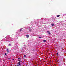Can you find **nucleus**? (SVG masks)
Masks as SVG:
<instances>
[{
	"instance_id": "f257e3e1",
	"label": "nucleus",
	"mask_w": 66,
	"mask_h": 66,
	"mask_svg": "<svg viewBox=\"0 0 66 66\" xmlns=\"http://www.w3.org/2000/svg\"><path fill=\"white\" fill-rule=\"evenodd\" d=\"M18 65H19V66H21V65L20 64V63L19 62H18Z\"/></svg>"
},
{
	"instance_id": "f03ea898",
	"label": "nucleus",
	"mask_w": 66,
	"mask_h": 66,
	"mask_svg": "<svg viewBox=\"0 0 66 66\" xmlns=\"http://www.w3.org/2000/svg\"><path fill=\"white\" fill-rule=\"evenodd\" d=\"M47 33H48V34L49 35H50V34H51V33H50V32L49 31H47Z\"/></svg>"
},
{
	"instance_id": "7ed1b4c3",
	"label": "nucleus",
	"mask_w": 66,
	"mask_h": 66,
	"mask_svg": "<svg viewBox=\"0 0 66 66\" xmlns=\"http://www.w3.org/2000/svg\"><path fill=\"white\" fill-rule=\"evenodd\" d=\"M51 25L52 27H53L54 26V24H52Z\"/></svg>"
},
{
	"instance_id": "20e7f679",
	"label": "nucleus",
	"mask_w": 66,
	"mask_h": 66,
	"mask_svg": "<svg viewBox=\"0 0 66 66\" xmlns=\"http://www.w3.org/2000/svg\"><path fill=\"white\" fill-rule=\"evenodd\" d=\"M6 50H7V53H9V52H10V51L8 50V49H7Z\"/></svg>"
},
{
	"instance_id": "39448f33",
	"label": "nucleus",
	"mask_w": 66,
	"mask_h": 66,
	"mask_svg": "<svg viewBox=\"0 0 66 66\" xmlns=\"http://www.w3.org/2000/svg\"><path fill=\"white\" fill-rule=\"evenodd\" d=\"M43 42H47V40H44Z\"/></svg>"
},
{
	"instance_id": "423d86ee",
	"label": "nucleus",
	"mask_w": 66,
	"mask_h": 66,
	"mask_svg": "<svg viewBox=\"0 0 66 66\" xmlns=\"http://www.w3.org/2000/svg\"><path fill=\"white\" fill-rule=\"evenodd\" d=\"M60 16V15H58L57 16V17H59Z\"/></svg>"
},
{
	"instance_id": "0eeeda50",
	"label": "nucleus",
	"mask_w": 66,
	"mask_h": 66,
	"mask_svg": "<svg viewBox=\"0 0 66 66\" xmlns=\"http://www.w3.org/2000/svg\"><path fill=\"white\" fill-rule=\"evenodd\" d=\"M26 36L27 37V38H28V37H29V35H26Z\"/></svg>"
},
{
	"instance_id": "6e6552de",
	"label": "nucleus",
	"mask_w": 66,
	"mask_h": 66,
	"mask_svg": "<svg viewBox=\"0 0 66 66\" xmlns=\"http://www.w3.org/2000/svg\"><path fill=\"white\" fill-rule=\"evenodd\" d=\"M22 28H21L20 29V32H21V31H22Z\"/></svg>"
},
{
	"instance_id": "1a4fd4ad",
	"label": "nucleus",
	"mask_w": 66,
	"mask_h": 66,
	"mask_svg": "<svg viewBox=\"0 0 66 66\" xmlns=\"http://www.w3.org/2000/svg\"><path fill=\"white\" fill-rule=\"evenodd\" d=\"M26 56H26V55H24V57H26Z\"/></svg>"
},
{
	"instance_id": "9d476101",
	"label": "nucleus",
	"mask_w": 66,
	"mask_h": 66,
	"mask_svg": "<svg viewBox=\"0 0 66 66\" xmlns=\"http://www.w3.org/2000/svg\"><path fill=\"white\" fill-rule=\"evenodd\" d=\"M18 61H19V62H21V61H20V60H18Z\"/></svg>"
},
{
	"instance_id": "9b49d317",
	"label": "nucleus",
	"mask_w": 66,
	"mask_h": 66,
	"mask_svg": "<svg viewBox=\"0 0 66 66\" xmlns=\"http://www.w3.org/2000/svg\"><path fill=\"white\" fill-rule=\"evenodd\" d=\"M57 55H58V53L57 52L56 53Z\"/></svg>"
},
{
	"instance_id": "f8f14e48",
	"label": "nucleus",
	"mask_w": 66,
	"mask_h": 66,
	"mask_svg": "<svg viewBox=\"0 0 66 66\" xmlns=\"http://www.w3.org/2000/svg\"><path fill=\"white\" fill-rule=\"evenodd\" d=\"M5 55H6V53H5Z\"/></svg>"
},
{
	"instance_id": "ddd939ff",
	"label": "nucleus",
	"mask_w": 66,
	"mask_h": 66,
	"mask_svg": "<svg viewBox=\"0 0 66 66\" xmlns=\"http://www.w3.org/2000/svg\"><path fill=\"white\" fill-rule=\"evenodd\" d=\"M39 38H41V37H39Z\"/></svg>"
},
{
	"instance_id": "4468645a",
	"label": "nucleus",
	"mask_w": 66,
	"mask_h": 66,
	"mask_svg": "<svg viewBox=\"0 0 66 66\" xmlns=\"http://www.w3.org/2000/svg\"><path fill=\"white\" fill-rule=\"evenodd\" d=\"M9 46H12V45L10 44H9Z\"/></svg>"
},
{
	"instance_id": "2eb2a0df",
	"label": "nucleus",
	"mask_w": 66,
	"mask_h": 66,
	"mask_svg": "<svg viewBox=\"0 0 66 66\" xmlns=\"http://www.w3.org/2000/svg\"><path fill=\"white\" fill-rule=\"evenodd\" d=\"M8 60H11V59L9 58V59H8Z\"/></svg>"
},
{
	"instance_id": "dca6fc26",
	"label": "nucleus",
	"mask_w": 66,
	"mask_h": 66,
	"mask_svg": "<svg viewBox=\"0 0 66 66\" xmlns=\"http://www.w3.org/2000/svg\"><path fill=\"white\" fill-rule=\"evenodd\" d=\"M18 59L19 60V59H20V58H18Z\"/></svg>"
},
{
	"instance_id": "f3484780",
	"label": "nucleus",
	"mask_w": 66,
	"mask_h": 66,
	"mask_svg": "<svg viewBox=\"0 0 66 66\" xmlns=\"http://www.w3.org/2000/svg\"><path fill=\"white\" fill-rule=\"evenodd\" d=\"M16 66H19V65H16Z\"/></svg>"
},
{
	"instance_id": "a211bd4d",
	"label": "nucleus",
	"mask_w": 66,
	"mask_h": 66,
	"mask_svg": "<svg viewBox=\"0 0 66 66\" xmlns=\"http://www.w3.org/2000/svg\"><path fill=\"white\" fill-rule=\"evenodd\" d=\"M29 31H30V32H31V30H29Z\"/></svg>"
},
{
	"instance_id": "6ab92c4d",
	"label": "nucleus",
	"mask_w": 66,
	"mask_h": 66,
	"mask_svg": "<svg viewBox=\"0 0 66 66\" xmlns=\"http://www.w3.org/2000/svg\"><path fill=\"white\" fill-rule=\"evenodd\" d=\"M12 60H14V59H12Z\"/></svg>"
},
{
	"instance_id": "aec40b11",
	"label": "nucleus",
	"mask_w": 66,
	"mask_h": 66,
	"mask_svg": "<svg viewBox=\"0 0 66 66\" xmlns=\"http://www.w3.org/2000/svg\"><path fill=\"white\" fill-rule=\"evenodd\" d=\"M24 46H26V45H24Z\"/></svg>"
},
{
	"instance_id": "412c9836",
	"label": "nucleus",
	"mask_w": 66,
	"mask_h": 66,
	"mask_svg": "<svg viewBox=\"0 0 66 66\" xmlns=\"http://www.w3.org/2000/svg\"><path fill=\"white\" fill-rule=\"evenodd\" d=\"M59 66H60L59 65Z\"/></svg>"
}]
</instances>
